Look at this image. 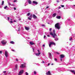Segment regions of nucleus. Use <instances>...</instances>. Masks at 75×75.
Instances as JSON below:
<instances>
[{"instance_id":"nucleus-1","label":"nucleus","mask_w":75,"mask_h":75,"mask_svg":"<svg viewBox=\"0 0 75 75\" xmlns=\"http://www.w3.org/2000/svg\"><path fill=\"white\" fill-rule=\"evenodd\" d=\"M50 34L52 36L53 38H55L56 37H57V35H56V34L55 33V30H53V33L51 32Z\"/></svg>"},{"instance_id":"nucleus-2","label":"nucleus","mask_w":75,"mask_h":75,"mask_svg":"<svg viewBox=\"0 0 75 75\" xmlns=\"http://www.w3.org/2000/svg\"><path fill=\"white\" fill-rule=\"evenodd\" d=\"M55 27H56V28H57V29H58V30L60 28V26H59V23H57L55 24Z\"/></svg>"},{"instance_id":"nucleus-3","label":"nucleus","mask_w":75,"mask_h":75,"mask_svg":"<svg viewBox=\"0 0 75 75\" xmlns=\"http://www.w3.org/2000/svg\"><path fill=\"white\" fill-rule=\"evenodd\" d=\"M1 43L3 45H6L7 43V41L6 40H2L1 41Z\"/></svg>"},{"instance_id":"nucleus-4","label":"nucleus","mask_w":75,"mask_h":75,"mask_svg":"<svg viewBox=\"0 0 75 75\" xmlns=\"http://www.w3.org/2000/svg\"><path fill=\"white\" fill-rule=\"evenodd\" d=\"M24 72V70H21L20 71H19L18 74V75H22Z\"/></svg>"},{"instance_id":"nucleus-5","label":"nucleus","mask_w":75,"mask_h":75,"mask_svg":"<svg viewBox=\"0 0 75 75\" xmlns=\"http://www.w3.org/2000/svg\"><path fill=\"white\" fill-rule=\"evenodd\" d=\"M5 56L6 57H8V52H7V51H5Z\"/></svg>"},{"instance_id":"nucleus-6","label":"nucleus","mask_w":75,"mask_h":75,"mask_svg":"<svg viewBox=\"0 0 75 75\" xmlns=\"http://www.w3.org/2000/svg\"><path fill=\"white\" fill-rule=\"evenodd\" d=\"M52 44L53 45H55V43L54 42H50L49 44V46L50 47H51V45H52Z\"/></svg>"},{"instance_id":"nucleus-7","label":"nucleus","mask_w":75,"mask_h":75,"mask_svg":"<svg viewBox=\"0 0 75 75\" xmlns=\"http://www.w3.org/2000/svg\"><path fill=\"white\" fill-rule=\"evenodd\" d=\"M25 67V64H21V65L20 66V68H24Z\"/></svg>"},{"instance_id":"nucleus-8","label":"nucleus","mask_w":75,"mask_h":75,"mask_svg":"<svg viewBox=\"0 0 75 75\" xmlns=\"http://www.w3.org/2000/svg\"><path fill=\"white\" fill-rule=\"evenodd\" d=\"M48 55H49V58L50 59L52 58V55H51V53L49 52L48 53Z\"/></svg>"},{"instance_id":"nucleus-9","label":"nucleus","mask_w":75,"mask_h":75,"mask_svg":"<svg viewBox=\"0 0 75 75\" xmlns=\"http://www.w3.org/2000/svg\"><path fill=\"white\" fill-rule=\"evenodd\" d=\"M46 74L47 75H51V73H50V71L46 72Z\"/></svg>"},{"instance_id":"nucleus-10","label":"nucleus","mask_w":75,"mask_h":75,"mask_svg":"<svg viewBox=\"0 0 75 75\" xmlns=\"http://www.w3.org/2000/svg\"><path fill=\"white\" fill-rule=\"evenodd\" d=\"M32 17H33V15H30V16L28 18V20H31Z\"/></svg>"},{"instance_id":"nucleus-11","label":"nucleus","mask_w":75,"mask_h":75,"mask_svg":"<svg viewBox=\"0 0 75 75\" xmlns=\"http://www.w3.org/2000/svg\"><path fill=\"white\" fill-rule=\"evenodd\" d=\"M33 4H35L36 5H37V4H38V2H36L35 1H33Z\"/></svg>"},{"instance_id":"nucleus-12","label":"nucleus","mask_w":75,"mask_h":75,"mask_svg":"<svg viewBox=\"0 0 75 75\" xmlns=\"http://www.w3.org/2000/svg\"><path fill=\"white\" fill-rule=\"evenodd\" d=\"M18 67V64H16L15 65V67L14 69L15 70H17V69Z\"/></svg>"},{"instance_id":"nucleus-13","label":"nucleus","mask_w":75,"mask_h":75,"mask_svg":"<svg viewBox=\"0 0 75 75\" xmlns=\"http://www.w3.org/2000/svg\"><path fill=\"white\" fill-rule=\"evenodd\" d=\"M10 23H13V19H10Z\"/></svg>"},{"instance_id":"nucleus-14","label":"nucleus","mask_w":75,"mask_h":75,"mask_svg":"<svg viewBox=\"0 0 75 75\" xmlns=\"http://www.w3.org/2000/svg\"><path fill=\"white\" fill-rule=\"evenodd\" d=\"M60 58H64V56L63 54H61L60 55Z\"/></svg>"},{"instance_id":"nucleus-15","label":"nucleus","mask_w":75,"mask_h":75,"mask_svg":"<svg viewBox=\"0 0 75 75\" xmlns=\"http://www.w3.org/2000/svg\"><path fill=\"white\" fill-rule=\"evenodd\" d=\"M25 29L26 30H27V31H28V30H29V28L27 27L26 26L25 27Z\"/></svg>"},{"instance_id":"nucleus-16","label":"nucleus","mask_w":75,"mask_h":75,"mask_svg":"<svg viewBox=\"0 0 75 75\" xmlns=\"http://www.w3.org/2000/svg\"><path fill=\"white\" fill-rule=\"evenodd\" d=\"M30 44L31 45H34V42H30Z\"/></svg>"},{"instance_id":"nucleus-17","label":"nucleus","mask_w":75,"mask_h":75,"mask_svg":"<svg viewBox=\"0 0 75 75\" xmlns=\"http://www.w3.org/2000/svg\"><path fill=\"white\" fill-rule=\"evenodd\" d=\"M70 72H71L74 73V74L75 75V71L74 70H70Z\"/></svg>"},{"instance_id":"nucleus-18","label":"nucleus","mask_w":75,"mask_h":75,"mask_svg":"<svg viewBox=\"0 0 75 75\" xmlns=\"http://www.w3.org/2000/svg\"><path fill=\"white\" fill-rule=\"evenodd\" d=\"M57 15V14L56 13H54L53 14V17H55V16H56Z\"/></svg>"},{"instance_id":"nucleus-19","label":"nucleus","mask_w":75,"mask_h":75,"mask_svg":"<svg viewBox=\"0 0 75 75\" xmlns=\"http://www.w3.org/2000/svg\"><path fill=\"white\" fill-rule=\"evenodd\" d=\"M56 18H57V19H60V18H61V16H57L56 17Z\"/></svg>"},{"instance_id":"nucleus-20","label":"nucleus","mask_w":75,"mask_h":75,"mask_svg":"<svg viewBox=\"0 0 75 75\" xmlns=\"http://www.w3.org/2000/svg\"><path fill=\"white\" fill-rule=\"evenodd\" d=\"M37 16H35V14H34L33 15V18H37Z\"/></svg>"},{"instance_id":"nucleus-21","label":"nucleus","mask_w":75,"mask_h":75,"mask_svg":"<svg viewBox=\"0 0 75 75\" xmlns=\"http://www.w3.org/2000/svg\"><path fill=\"white\" fill-rule=\"evenodd\" d=\"M45 34L46 35H47V37H50V35H48V33H47V32H45Z\"/></svg>"},{"instance_id":"nucleus-22","label":"nucleus","mask_w":75,"mask_h":75,"mask_svg":"<svg viewBox=\"0 0 75 75\" xmlns=\"http://www.w3.org/2000/svg\"><path fill=\"white\" fill-rule=\"evenodd\" d=\"M28 3H29V4H31V3L32 2L31 1V0H29L28 1Z\"/></svg>"},{"instance_id":"nucleus-23","label":"nucleus","mask_w":75,"mask_h":75,"mask_svg":"<svg viewBox=\"0 0 75 75\" xmlns=\"http://www.w3.org/2000/svg\"><path fill=\"white\" fill-rule=\"evenodd\" d=\"M71 7H72L73 8H75V5H73L71 6Z\"/></svg>"},{"instance_id":"nucleus-24","label":"nucleus","mask_w":75,"mask_h":75,"mask_svg":"<svg viewBox=\"0 0 75 75\" xmlns=\"http://www.w3.org/2000/svg\"><path fill=\"white\" fill-rule=\"evenodd\" d=\"M40 55V53H36L35 54V55L36 56H39Z\"/></svg>"},{"instance_id":"nucleus-25","label":"nucleus","mask_w":75,"mask_h":75,"mask_svg":"<svg viewBox=\"0 0 75 75\" xmlns=\"http://www.w3.org/2000/svg\"><path fill=\"white\" fill-rule=\"evenodd\" d=\"M10 44H14V42L13 41H11L10 42Z\"/></svg>"},{"instance_id":"nucleus-26","label":"nucleus","mask_w":75,"mask_h":75,"mask_svg":"<svg viewBox=\"0 0 75 75\" xmlns=\"http://www.w3.org/2000/svg\"><path fill=\"white\" fill-rule=\"evenodd\" d=\"M54 40L55 41H58V38H55L54 39Z\"/></svg>"},{"instance_id":"nucleus-27","label":"nucleus","mask_w":75,"mask_h":75,"mask_svg":"<svg viewBox=\"0 0 75 75\" xmlns=\"http://www.w3.org/2000/svg\"><path fill=\"white\" fill-rule=\"evenodd\" d=\"M38 54H41V52H40V50H38Z\"/></svg>"},{"instance_id":"nucleus-28","label":"nucleus","mask_w":75,"mask_h":75,"mask_svg":"<svg viewBox=\"0 0 75 75\" xmlns=\"http://www.w3.org/2000/svg\"><path fill=\"white\" fill-rule=\"evenodd\" d=\"M31 14V13H28L27 14V15L28 16H30V14Z\"/></svg>"},{"instance_id":"nucleus-29","label":"nucleus","mask_w":75,"mask_h":75,"mask_svg":"<svg viewBox=\"0 0 75 75\" xmlns=\"http://www.w3.org/2000/svg\"><path fill=\"white\" fill-rule=\"evenodd\" d=\"M72 40V37H71L69 39V40L70 41H71Z\"/></svg>"},{"instance_id":"nucleus-30","label":"nucleus","mask_w":75,"mask_h":75,"mask_svg":"<svg viewBox=\"0 0 75 75\" xmlns=\"http://www.w3.org/2000/svg\"><path fill=\"white\" fill-rule=\"evenodd\" d=\"M7 6H6L5 7H4V9H7Z\"/></svg>"},{"instance_id":"nucleus-31","label":"nucleus","mask_w":75,"mask_h":75,"mask_svg":"<svg viewBox=\"0 0 75 75\" xmlns=\"http://www.w3.org/2000/svg\"><path fill=\"white\" fill-rule=\"evenodd\" d=\"M25 74H26V75H28V73L27 72H25Z\"/></svg>"},{"instance_id":"nucleus-32","label":"nucleus","mask_w":75,"mask_h":75,"mask_svg":"<svg viewBox=\"0 0 75 75\" xmlns=\"http://www.w3.org/2000/svg\"><path fill=\"white\" fill-rule=\"evenodd\" d=\"M20 28L19 27V28H18V31H20Z\"/></svg>"},{"instance_id":"nucleus-33","label":"nucleus","mask_w":75,"mask_h":75,"mask_svg":"<svg viewBox=\"0 0 75 75\" xmlns=\"http://www.w3.org/2000/svg\"><path fill=\"white\" fill-rule=\"evenodd\" d=\"M4 4V1H3L2 2V5H3Z\"/></svg>"},{"instance_id":"nucleus-34","label":"nucleus","mask_w":75,"mask_h":75,"mask_svg":"<svg viewBox=\"0 0 75 75\" xmlns=\"http://www.w3.org/2000/svg\"><path fill=\"white\" fill-rule=\"evenodd\" d=\"M11 51H13V52H15V50L13 49L11 50Z\"/></svg>"},{"instance_id":"nucleus-35","label":"nucleus","mask_w":75,"mask_h":75,"mask_svg":"<svg viewBox=\"0 0 75 75\" xmlns=\"http://www.w3.org/2000/svg\"><path fill=\"white\" fill-rule=\"evenodd\" d=\"M27 3H25V5H24L25 6H27Z\"/></svg>"},{"instance_id":"nucleus-36","label":"nucleus","mask_w":75,"mask_h":75,"mask_svg":"<svg viewBox=\"0 0 75 75\" xmlns=\"http://www.w3.org/2000/svg\"><path fill=\"white\" fill-rule=\"evenodd\" d=\"M26 10H27V12H29V11H30V10L28 9H26Z\"/></svg>"},{"instance_id":"nucleus-37","label":"nucleus","mask_w":75,"mask_h":75,"mask_svg":"<svg viewBox=\"0 0 75 75\" xmlns=\"http://www.w3.org/2000/svg\"><path fill=\"white\" fill-rule=\"evenodd\" d=\"M41 63H42V64H43V63H44L45 64V63L44 62V61H42Z\"/></svg>"},{"instance_id":"nucleus-38","label":"nucleus","mask_w":75,"mask_h":75,"mask_svg":"<svg viewBox=\"0 0 75 75\" xmlns=\"http://www.w3.org/2000/svg\"><path fill=\"white\" fill-rule=\"evenodd\" d=\"M3 73L4 74H5V73H6V71H3Z\"/></svg>"},{"instance_id":"nucleus-39","label":"nucleus","mask_w":75,"mask_h":75,"mask_svg":"<svg viewBox=\"0 0 75 75\" xmlns=\"http://www.w3.org/2000/svg\"><path fill=\"white\" fill-rule=\"evenodd\" d=\"M61 6L62 7H64V5H61Z\"/></svg>"},{"instance_id":"nucleus-40","label":"nucleus","mask_w":75,"mask_h":75,"mask_svg":"<svg viewBox=\"0 0 75 75\" xmlns=\"http://www.w3.org/2000/svg\"><path fill=\"white\" fill-rule=\"evenodd\" d=\"M57 3H59V0H57Z\"/></svg>"},{"instance_id":"nucleus-41","label":"nucleus","mask_w":75,"mask_h":75,"mask_svg":"<svg viewBox=\"0 0 75 75\" xmlns=\"http://www.w3.org/2000/svg\"><path fill=\"white\" fill-rule=\"evenodd\" d=\"M8 4L9 5V6H11V4L9 2H8Z\"/></svg>"},{"instance_id":"nucleus-42","label":"nucleus","mask_w":75,"mask_h":75,"mask_svg":"<svg viewBox=\"0 0 75 75\" xmlns=\"http://www.w3.org/2000/svg\"><path fill=\"white\" fill-rule=\"evenodd\" d=\"M56 54H59V53L58 52H56Z\"/></svg>"},{"instance_id":"nucleus-43","label":"nucleus","mask_w":75,"mask_h":75,"mask_svg":"<svg viewBox=\"0 0 75 75\" xmlns=\"http://www.w3.org/2000/svg\"><path fill=\"white\" fill-rule=\"evenodd\" d=\"M16 61L17 62H18V59H16Z\"/></svg>"},{"instance_id":"nucleus-44","label":"nucleus","mask_w":75,"mask_h":75,"mask_svg":"<svg viewBox=\"0 0 75 75\" xmlns=\"http://www.w3.org/2000/svg\"><path fill=\"white\" fill-rule=\"evenodd\" d=\"M54 60L55 61H57V59L56 58H55L54 59Z\"/></svg>"},{"instance_id":"nucleus-45","label":"nucleus","mask_w":75,"mask_h":75,"mask_svg":"<svg viewBox=\"0 0 75 75\" xmlns=\"http://www.w3.org/2000/svg\"><path fill=\"white\" fill-rule=\"evenodd\" d=\"M16 1H17V0H15L13 1V2H16Z\"/></svg>"},{"instance_id":"nucleus-46","label":"nucleus","mask_w":75,"mask_h":75,"mask_svg":"<svg viewBox=\"0 0 75 75\" xmlns=\"http://www.w3.org/2000/svg\"><path fill=\"white\" fill-rule=\"evenodd\" d=\"M36 71H34V74H36Z\"/></svg>"},{"instance_id":"nucleus-47","label":"nucleus","mask_w":75,"mask_h":75,"mask_svg":"<svg viewBox=\"0 0 75 75\" xmlns=\"http://www.w3.org/2000/svg\"><path fill=\"white\" fill-rule=\"evenodd\" d=\"M42 27H44L45 25H42Z\"/></svg>"},{"instance_id":"nucleus-48","label":"nucleus","mask_w":75,"mask_h":75,"mask_svg":"<svg viewBox=\"0 0 75 75\" xmlns=\"http://www.w3.org/2000/svg\"><path fill=\"white\" fill-rule=\"evenodd\" d=\"M52 30V29L51 28H50V29L49 30H50V31H51V30Z\"/></svg>"},{"instance_id":"nucleus-49","label":"nucleus","mask_w":75,"mask_h":75,"mask_svg":"<svg viewBox=\"0 0 75 75\" xmlns=\"http://www.w3.org/2000/svg\"><path fill=\"white\" fill-rule=\"evenodd\" d=\"M60 61H62V58H60Z\"/></svg>"},{"instance_id":"nucleus-50","label":"nucleus","mask_w":75,"mask_h":75,"mask_svg":"<svg viewBox=\"0 0 75 75\" xmlns=\"http://www.w3.org/2000/svg\"><path fill=\"white\" fill-rule=\"evenodd\" d=\"M14 10H16V8L15 7H14Z\"/></svg>"},{"instance_id":"nucleus-51","label":"nucleus","mask_w":75,"mask_h":75,"mask_svg":"<svg viewBox=\"0 0 75 75\" xmlns=\"http://www.w3.org/2000/svg\"><path fill=\"white\" fill-rule=\"evenodd\" d=\"M50 65V63H49L48 64L47 66H49Z\"/></svg>"},{"instance_id":"nucleus-52","label":"nucleus","mask_w":75,"mask_h":75,"mask_svg":"<svg viewBox=\"0 0 75 75\" xmlns=\"http://www.w3.org/2000/svg\"><path fill=\"white\" fill-rule=\"evenodd\" d=\"M45 37H46V36L44 35V38H45Z\"/></svg>"},{"instance_id":"nucleus-53","label":"nucleus","mask_w":75,"mask_h":75,"mask_svg":"<svg viewBox=\"0 0 75 75\" xmlns=\"http://www.w3.org/2000/svg\"><path fill=\"white\" fill-rule=\"evenodd\" d=\"M10 18L9 17H8V20H9V19Z\"/></svg>"},{"instance_id":"nucleus-54","label":"nucleus","mask_w":75,"mask_h":75,"mask_svg":"<svg viewBox=\"0 0 75 75\" xmlns=\"http://www.w3.org/2000/svg\"><path fill=\"white\" fill-rule=\"evenodd\" d=\"M2 52L1 51H0V54H1Z\"/></svg>"},{"instance_id":"nucleus-55","label":"nucleus","mask_w":75,"mask_h":75,"mask_svg":"<svg viewBox=\"0 0 75 75\" xmlns=\"http://www.w3.org/2000/svg\"><path fill=\"white\" fill-rule=\"evenodd\" d=\"M49 7H48V6H47V7H46V8H49Z\"/></svg>"},{"instance_id":"nucleus-56","label":"nucleus","mask_w":75,"mask_h":75,"mask_svg":"<svg viewBox=\"0 0 75 75\" xmlns=\"http://www.w3.org/2000/svg\"><path fill=\"white\" fill-rule=\"evenodd\" d=\"M19 21H20L21 20V18H19Z\"/></svg>"},{"instance_id":"nucleus-57","label":"nucleus","mask_w":75,"mask_h":75,"mask_svg":"<svg viewBox=\"0 0 75 75\" xmlns=\"http://www.w3.org/2000/svg\"><path fill=\"white\" fill-rule=\"evenodd\" d=\"M13 22H16V21H15V20L13 21Z\"/></svg>"},{"instance_id":"nucleus-58","label":"nucleus","mask_w":75,"mask_h":75,"mask_svg":"<svg viewBox=\"0 0 75 75\" xmlns=\"http://www.w3.org/2000/svg\"><path fill=\"white\" fill-rule=\"evenodd\" d=\"M43 47H45V45H43Z\"/></svg>"},{"instance_id":"nucleus-59","label":"nucleus","mask_w":75,"mask_h":75,"mask_svg":"<svg viewBox=\"0 0 75 75\" xmlns=\"http://www.w3.org/2000/svg\"><path fill=\"white\" fill-rule=\"evenodd\" d=\"M33 52L34 51V49H33Z\"/></svg>"},{"instance_id":"nucleus-60","label":"nucleus","mask_w":75,"mask_h":75,"mask_svg":"<svg viewBox=\"0 0 75 75\" xmlns=\"http://www.w3.org/2000/svg\"><path fill=\"white\" fill-rule=\"evenodd\" d=\"M59 8H61V6L59 7Z\"/></svg>"},{"instance_id":"nucleus-61","label":"nucleus","mask_w":75,"mask_h":75,"mask_svg":"<svg viewBox=\"0 0 75 75\" xmlns=\"http://www.w3.org/2000/svg\"><path fill=\"white\" fill-rule=\"evenodd\" d=\"M51 65H53V64L52 63Z\"/></svg>"},{"instance_id":"nucleus-62","label":"nucleus","mask_w":75,"mask_h":75,"mask_svg":"<svg viewBox=\"0 0 75 75\" xmlns=\"http://www.w3.org/2000/svg\"><path fill=\"white\" fill-rule=\"evenodd\" d=\"M73 0H70V1H73Z\"/></svg>"},{"instance_id":"nucleus-63","label":"nucleus","mask_w":75,"mask_h":75,"mask_svg":"<svg viewBox=\"0 0 75 75\" xmlns=\"http://www.w3.org/2000/svg\"><path fill=\"white\" fill-rule=\"evenodd\" d=\"M48 24H49V23H48Z\"/></svg>"},{"instance_id":"nucleus-64","label":"nucleus","mask_w":75,"mask_h":75,"mask_svg":"<svg viewBox=\"0 0 75 75\" xmlns=\"http://www.w3.org/2000/svg\"><path fill=\"white\" fill-rule=\"evenodd\" d=\"M64 9H65V8H64Z\"/></svg>"}]
</instances>
